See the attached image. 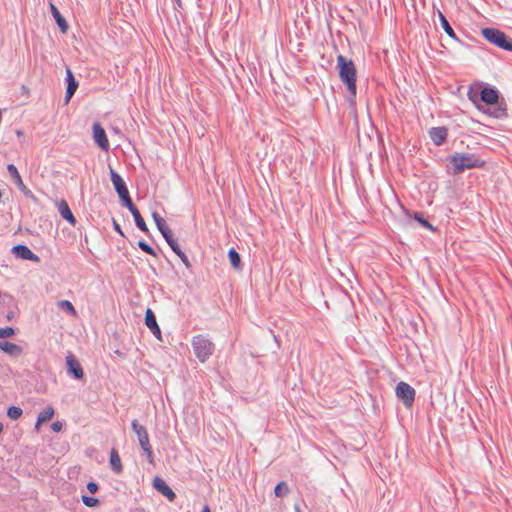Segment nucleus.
<instances>
[{
	"label": "nucleus",
	"instance_id": "nucleus-1",
	"mask_svg": "<svg viewBox=\"0 0 512 512\" xmlns=\"http://www.w3.org/2000/svg\"><path fill=\"white\" fill-rule=\"evenodd\" d=\"M449 162L453 168V174L458 175L467 169L482 168L485 161L475 153H454L449 156Z\"/></svg>",
	"mask_w": 512,
	"mask_h": 512
},
{
	"label": "nucleus",
	"instance_id": "nucleus-2",
	"mask_svg": "<svg viewBox=\"0 0 512 512\" xmlns=\"http://www.w3.org/2000/svg\"><path fill=\"white\" fill-rule=\"evenodd\" d=\"M339 78L345 84L348 92L354 98L356 96V67L351 59L343 55L337 56Z\"/></svg>",
	"mask_w": 512,
	"mask_h": 512
},
{
	"label": "nucleus",
	"instance_id": "nucleus-3",
	"mask_svg": "<svg viewBox=\"0 0 512 512\" xmlns=\"http://www.w3.org/2000/svg\"><path fill=\"white\" fill-rule=\"evenodd\" d=\"M499 98V91L495 87L485 86L480 91V100L487 105L495 106L487 111H493L491 115L496 118H501L506 115V105L504 101L500 102Z\"/></svg>",
	"mask_w": 512,
	"mask_h": 512
},
{
	"label": "nucleus",
	"instance_id": "nucleus-4",
	"mask_svg": "<svg viewBox=\"0 0 512 512\" xmlns=\"http://www.w3.org/2000/svg\"><path fill=\"white\" fill-rule=\"evenodd\" d=\"M191 345L195 356L201 363L206 362L215 350V345L209 337L201 334L192 338Z\"/></svg>",
	"mask_w": 512,
	"mask_h": 512
},
{
	"label": "nucleus",
	"instance_id": "nucleus-5",
	"mask_svg": "<svg viewBox=\"0 0 512 512\" xmlns=\"http://www.w3.org/2000/svg\"><path fill=\"white\" fill-rule=\"evenodd\" d=\"M482 35L491 44L512 52V38L499 29L490 27L484 28L482 29Z\"/></svg>",
	"mask_w": 512,
	"mask_h": 512
},
{
	"label": "nucleus",
	"instance_id": "nucleus-6",
	"mask_svg": "<svg viewBox=\"0 0 512 512\" xmlns=\"http://www.w3.org/2000/svg\"><path fill=\"white\" fill-rule=\"evenodd\" d=\"M132 430L137 435L139 444L143 450V452L146 454L148 460L150 463H153V451L152 446L149 441V435L147 432V429L141 425L138 420L134 419L131 422Z\"/></svg>",
	"mask_w": 512,
	"mask_h": 512
},
{
	"label": "nucleus",
	"instance_id": "nucleus-7",
	"mask_svg": "<svg viewBox=\"0 0 512 512\" xmlns=\"http://www.w3.org/2000/svg\"><path fill=\"white\" fill-rule=\"evenodd\" d=\"M152 217L159 232L162 234L167 244L171 249H175L178 246V242L174 239L173 233L166 224L165 220L157 212H153Z\"/></svg>",
	"mask_w": 512,
	"mask_h": 512
},
{
	"label": "nucleus",
	"instance_id": "nucleus-8",
	"mask_svg": "<svg viewBox=\"0 0 512 512\" xmlns=\"http://www.w3.org/2000/svg\"><path fill=\"white\" fill-rule=\"evenodd\" d=\"M396 396L402 400L403 404L406 406V407H410L413 405L414 403V400H415V389L409 385L408 383L406 382H399L396 386Z\"/></svg>",
	"mask_w": 512,
	"mask_h": 512
},
{
	"label": "nucleus",
	"instance_id": "nucleus-9",
	"mask_svg": "<svg viewBox=\"0 0 512 512\" xmlns=\"http://www.w3.org/2000/svg\"><path fill=\"white\" fill-rule=\"evenodd\" d=\"M7 170L11 178L13 179L15 185L19 188V190L28 198L32 200H36L34 194L30 189L26 187V185L23 183V180L18 172V169L14 164L7 165Z\"/></svg>",
	"mask_w": 512,
	"mask_h": 512
},
{
	"label": "nucleus",
	"instance_id": "nucleus-10",
	"mask_svg": "<svg viewBox=\"0 0 512 512\" xmlns=\"http://www.w3.org/2000/svg\"><path fill=\"white\" fill-rule=\"evenodd\" d=\"M93 138L97 145L104 151L110 148L109 141L104 128L99 123L93 124Z\"/></svg>",
	"mask_w": 512,
	"mask_h": 512
},
{
	"label": "nucleus",
	"instance_id": "nucleus-11",
	"mask_svg": "<svg viewBox=\"0 0 512 512\" xmlns=\"http://www.w3.org/2000/svg\"><path fill=\"white\" fill-rule=\"evenodd\" d=\"M66 364H67V372L73 378L80 380L84 377L83 369L74 355H69L66 357Z\"/></svg>",
	"mask_w": 512,
	"mask_h": 512
},
{
	"label": "nucleus",
	"instance_id": "nucleus-12",
	"mask_svg": "<svg viewBox=\"0 0 512 512\" xmlns=\"http://www.w3.org/2000/svg\"><path fill=\"white\" fill-rule=\"evenodd\" d=\"M153 487L161 493L163 496L167 497L169 501H174L176 498L175 492L170 488V486L160 477H155L153 480Z\"/></svg>",
	"mask_w": 512,
	"mask_h": 512
},
{
	"label": "nucleus",
	"instance_id": "nucleus-13",
	"mask_svg": "<svg viewBox=\"0 0 512 512\" xmlns=\"http://www.w3.org/2000/svg\"><path fill=\"white\" fill-rule=\"evenodd\" d=\"M110 177L111 181L113 183L114 189L117 192L119 197L124 196L125 194L129 193V190L126 186L125 181L120 176L119 173H117L114 169L110 168Z\"/></svg>",
	"mask_w": 512,
	"mask_h": 512
},
{
	"label": "nucleus",
	"instance_id": "nucleus-14",
	"mask_svg": "<svg viewBox=\"0 0 512 512\" xmlns=\"http://www.w3.org/2000/svg\"><path fill=\"white\" fill-rule=\"evenodd\" d=\"M448 136V129L444 126L433 127L429 130V137L436 146L444 144Z\"/></svg>",
	"mask_w": 512,
	"mask_h": 512
},
{
	"label": "nucleus",
	"instance_id": "nucleus-15",
	"mask_svg": "<svg viewBox=\"0 0 512 512\" xmlns=\"http://www.w3.org/2000/svg\"><path fill=\"white\" fill-rule=\"evenodd\" d=\"M12 253L15 255V257L23 260H31L38 262L40 259L39 257L34 254L29 247L26 245H16L12 248Z\"/></svg>",
	"mask_w": 512,
	"mask_h": 512
},
{
	"label": "nucleus",
	"instance_id": "nucleus-16",
	"mask_svg": "<svg viewBox=\"0 0 512 512\" xmlns=\"http://www.w3.org/2000/svg\"><path fill=\"white\" fill-rule=\"evenodd\" d=\"M66 82L67 88L65 94V103H68L74 95V93L76 92L79 85L70 68L66 69Z\"/></svg>",
	"mask_w": 512,
	"mask_h": 512
},
{
	"label": "nucleus",
	"instance_id": "nucleus-17",
	"mask_svg": "<svg viewBox=\"0 0 512 512\" xmlns=\"http://www.w3.org/2000/svg\"><path fill=\"white\" fill-rule=\"evenodd\" d=\"M0 349L10 356L18 357L23 353V348L10 341H0Z\"/></svg>",
	"mask_w": 512,
	"mask_h": 512
},
{
	"label": "nucleus",
	"instance_id": "nucleus-18",
	"mask_svg": "<svg viewBox=\"0 0 512 512\" xmlns=\"http://www.w3.org/2000/svg\"><path fill=\"white\" fill-rule=\"evenodd\" d=\"M50 11L60 29V31L62 33H66L69 28L68 23L65 20V18L61 15L58 8L53 3H50Z\"/></svg>",
	"mask_w": 512,
	"mask_h": 512
},
{
	"label": "nucleus",
	"instance_id": "nucleus-19",
	"mask_svg": "<svg viewBox=\"0 0 512 512\" xmlns=\"http://www.w3.org/2000/svg\"><path fill=\"white\" fill-rule=\"evenodd\" d=\"M58 211L60 215L71 225L76 224V218L74 217L68 203L65 200H61L58 204Z\"/></svg>",
	"mask_w": 512,
	"mask_h": 512
},
{
	"label": "nucleus",
	"instance_id": "nucleus-20",
	"mask_svg": "<svg viewBox=\"0 0 512 512\" xmlns=\"http://www.w3.org/2000/svg\"><path fill=\"white\" fill-rule=\"evenodd\" d=\"M110 466L114 473L120 474L123 470L121 458L119 456L118 451L115 448H112L110 451Z\"/></svg>",
	"mask_w": 512,
	"mask_h": 512
},
{
	"label": "nucleus",
	"instance_id": "nucleus-21",
	"mask_svg": "<svg viewBox=\"0 0 512 512\" xmlns=\"http://www.w3.org/2000/svg\"><path fill=\"white\" fill-rule=\"evenodd\" d=\"M438 17L440 19L441 26L443 30L446 32V34L453 40L459 41L452 26L450 25V23L448 22V20L441 11H438Z\"/></svg>",
	"mask_w": 512,
	"mask_h": 512
},
{
	"label": "nucleus",
	"instance_id": "nucleus-22",
	"mask_svg": "<svg viewBox=\"0 0 512 512\" xmlns=\"http://www.w3.org/2000/svg\"><path fill=\"white\" fill-rule=\"evenodd\" d=\"M131 213L134 217L135 225L137 226V228L144 233H148L149 229H148L143 217L141 216L138 208L136 210H134V212H131Z\"/></svg>",
	"mask_w": 512,
	"mask_h": 512
},
{
	"label": "nucleus",
	"instance_id": "nucleus-23",
	"mask_svg": "<svg viewBox=\"0 0 512 512\" xmlns=\"http://www.w3.org/2000/svg\"><path fill=\"white\" fill-rule=\"evenodd\" d=\"M58 308L68 313L70 316L75 317L77 315L76 309L73 304L68 300H61L57 302Z\"/></svg>",
	"mask_w": 512,
	"mask_h": 512
},
{
	"label": "nucleus",
	"instance_id": "nucleus-24",
	"mask_svg": "<svg viewBox=\"0 0 512 512\" xmlns=\"http://www.w3.org/2000/svg\"><path fill=\"white\" fill-rule=\"evenodd\" d=\"M228 257H229L232 267L235 269H239L241 266V257L239 255V253L234 248H231L228 251Z\"/></svg>",
	"mask_w": 512,
	"mask_h": 512
},
{
	"label": "nucleus",
	"instance_id": "nucleus-25",
	"mask_svg": "<svg viewBox=\"0 0 512 512\" xmlns=\"http://www.w3.org/2000/svg\"><path fill=\"white\" fill-rule=\"evenodd\" d=\"M54 415V408L52 406L46 407L38 414V424H42L50 420Z\"/></svg>",
	"mask_w": 512,
	"mask_h": 512
},
{
	"label": "nucleus",
	"instance_id": "nucleus-26",
	"mask_svg": "<svg viewBox=\"0 0 512 512\" xmlns=\"http://www.w3.org/2000/svg\"><path fill=\"white\" fill-rule=\"evenodd\" d=\"M145 325L150 329L157 324L156 316L154 312L148 308L145 312Z\"/></svg>",
	"mask_w": 512,
	"mask_h": 512
},
{
	"label": "nucleus",
	"instance_id": "nucleus-27",
	"mask_svg": "<svg viewBox=\"0 0 512 512\" xmlns=\"http://www.w3.org/2000/svg\"><path fill=\"white\" fill-rule=\"evenodd\" d=\"M288 492H289L288 485L284 481L279 482L274 489V493H275L276 497H284L288 494Z\"/></svg>",
	"mask_w": 512,
	"mask_h": 512
},
{
	"label": "nucleus",
	"instance_id": "nucleus-28",
	"mask_svg": "<svg viewBox=\"0 0 512 512\" xmlns=\"http://www.w3.org/2000/svg\"><path fill=\"white\" fill-rule=\"evenodd\" d=\"M414 219L424 228H427L429 230H432L434 231L435 228L433 227V225L427 220L424 218V216L422 215V213H419V212H415L414 213Z\"/></svg>",
	"mask_w": 512,
	"mask_h": 512
},
{
	"label": "nucleus",
	"instance_id": "nucleus-29",
	"mask_svg": "<svg viewBox=\"0 0 512 512\" xmlns=\"http://www.w3.org/2000/svg\"><path fill=\"white\" fill-rule=\"evenodd\" d=\"M22 409L18 406H10L7 410V416L12 420H17L22 416Z\"/></svg>",
	"mask_w": 512,
	"mask_h": 512
},
{
	"label": "nucleus",
	"instance_id": "nucleus-30",
	"mask_svg": "<svg viewBox=\"0 0 512 512\" xmlns=\"http://www.w3.org/2000/svg\"><path fill=\"white\" fill-rule=\"evenodd\" d=\"M120 200L122 201L123 205L130 211V212H134V210L137 209L136 205L133 203L131 197H130V194H125L124 196L122 197H119Z\"/></svg>",
	"mask_w": 512,
	"mask_h": 512
},
{
	"label": "nucleus",
	"instance_id": "nucleus-31",
	"mask_svg": "<svg viewBox=\"0 0 512 512\" xmlns=\"http://www.w3.org/2000/svg\"><path fill=\"white\" fill-rule=\"evenodd\" d=\"M120 200L122 201L123 205L130 211V212H134V210L137 209L136 205L133 203L131 197H130V194H125L124 196L122 197H119Z\"/></svg>",
	"mask_w": 512,
	"mask_h": 512
},
{
	"label": "nucleus",
	"instance_id": "nucleus-32",
	"mask_svg": "<svg viewBox=\"0 0 512 512\" xmlns=\"http://www.w3.org/2000/svg\"><path fill=\"white\" fill-rule=\"evenodd\" d=\"M173 252L179 256V258L181 259V261L183 262V264L187 267V268H190L191 267V263L188 259V257L186 256V254L181 250V248L179 247V245L175 248V249H172Z\"/></svg>",
	"mask_w": 512,
	"mask_h": 512
},
{
	"label": "nucleus",
	"instance_id": "nucleus-33",
	"mask_svg": "<svg viewBox=\"0 0 512 512\" xmlns=\"http://www.w3.org/2000/svg\"><path fill=\"white\" fill-rule=\"evenodd\" d=\"M138 247L145 253L149 254V255H152V256H156V251L148 244L146 243L144 240H140L138 242Z\"/></svg>",
	"mask_w": 512,
	"mask_h": 512
},
{
	"label": "nucleus",
	"instance_id": "nucleus-34",
	"mask_svg": "<svg viewBox=\"0 0 512 512\" xmlns=\"http://www.w3.org/2000/svg\"><path fill=\"white\" fill-rule=\"evenodd\" d=\"M82 501L87 507H95L99 504V500L97 498L86 495L82 496Z\"/></svg>",
	"mask_w": 512,
	"mask_h": 512
},
{
	"label": "nucleus",
	"instance_id": "nucleus-35",
	"mask_svg": "<svg viewBox=\"0 0 512 512\" xmlns=\"http://www.w3.org/2000/svg\"><path fill=\"white\" fill-rule=\"evenodd\" d=\"M15 334V329L13 327L7 326L4 328H0V338L11 337Z\"/></svg>",
	"mask_w": 512,
	"mask_h": 512
},
{
	"label": "nucleus",
	"instance_id": "nucleus-36",
	"mask_svg": "<svg viewBox=\"0 0 512 512\" xmlns=\"http://www.w3.org/2000/svg\"><path fill=\"white\" fill-rule=\"evenodd\" d=\"M87 490L91 494H95L98 491V484L96 482H88L87 483Z\"/></svg>",
	"mask_w": 512,
	"mask_h": 512
},
{
	"label": "nucleus",
	"instance_id": "nucleus-37",
	"mask_svg": "<svg viewBox=\"0 0 512 512\" xmlns=\"http://www.w3.org/2000/svg\"><path fill=\"white\" fill-rule=\"evenodd\" d=\"M152 334L158 339V340H161V330H160V327L158 325H155L154 327L150 328L149 329Z\"/></svg>",
	"mask_w": 512,
	"mask_h": 512
},
{
	"label": "nucleus",
	"instance_id": "nucleus-38",
	"mask_svg": "<svg viewBox=\"0 0 512 512\" xmlns=\"http://www.w3.org/2000/svg\"><path fill=\"white\" fill-rule=\"evenodd\" d=\"M63 428V424L62 422L60 421H55L51 424V429L54 431V432H60Z\"/></svg>",
	"mask_w": 512,
	"mask_h": 512
},
{
	"label": "nucleus",
	"instance_id": "nucleus-39",
	"mask_svg": "<svg viewBox=\"0 0 512 512\" xmlns=\"http://www.w3.org/2000/svg\"><path fill=\"white\" fill-rule=\"evenodd\" d=\"M113 229L122 237H124V232L122 231L121 229V226L120 224L115 220L113 219Z\"/></svg>",
	"mask_w": 512,
	"mask_h": 512
},
{
	"label": "nucleus",
	"instance_id": "nucleus-40",
	"mask_svg": "<svg viewBox=\"0 0 512 512\" xmlns=\"http://www.w3.org/2000/svg\"><path fill=\"white\" fill-rule=\"evenodd\" d=\"M178 8H182V0H174Z\"/></svg>",
	"mask_w": 512,
	"mask_h": 512
},
{
	"label": "nucleus",
	"instance_id": "nucleus-41",
	"mask_svg": "<svg viewBox=\"0 0 512 512\" xmlns=\"http://www.w3.org/2000/svg\"><path fill=\"white\" fill-rule=\"evenodd\" d=\"M201 512H211V510L208 505H205Z\"/></svg>",
	"mask_w": 512,
	"mask_h": 512
},
{
	"label": "nucleus",
	"instance_id": "nucleus-42",
	"mask_svg": "<svg viewBox=\"0 0 512 512\" xmlns=\"http://www.w3.org/2000/svg\"><path fill=\"white\" fill-rule=\"evenodd\" d=\"M16 134H17L18 137H22L23 136V131L22 130H17Z\"/></svg>",
	"mask_w": 512,
	"mask_h": 512
},
{
	"label": "nucleus",
	"instance_id": "nucleus-43",
	"mask_svg": "<svg viewBox=\"0 0 512 512\" xmlns=\"http://www.w3.org/2000/svg\"><path fill=\"white\" fill-rule=\"evenodd\" d=\"M12 317H13V314H12V313H9V314L7 315V319H8V320H11V319H12Z\"/></svg>",
	"mask_w": 512,
	"mask_h": 512
},
{
	"label": "nucleus",
	"instance_id": "nucleus-44",
	"mask_svg": "<svg viewBox=\"0 0 512 512\" xmlns=\"http://www.w3.org/2000/svg\"><path fill=\"white\" fill-rule=\"evenodd\" d=\"M41 424H38V420L36 421V424H35V429L38 430L39 427H40Z\"/></svg>",
	"mask_w": 512,
	"mask_h": 512
},
{
	"label": "nucleus",
	"instance_id": "nucleus-45",
	"mask_svg": "<svg viewBox=\"0 0 512 512\" xmlns=\"http://www.w3.org/2000/svg\"><path fill=\"white\" fill-rule=\"evenodd\" d=\"M296 512H301V510L296 506L295 507Z\"/></svg>",
	"mask_w": 512,
	"mask_h": 512
}]
</instances>
